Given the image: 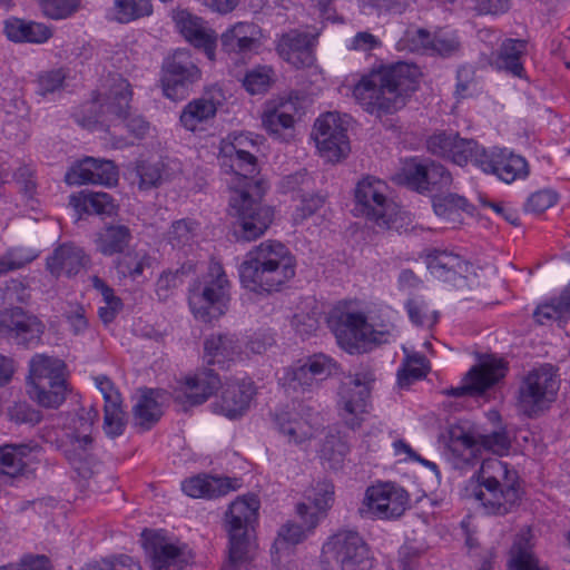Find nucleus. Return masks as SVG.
Listing matches in <instances>:
<instances>
[{
  "label": "nucleus",
  "mask_w": 570,
  "mask_h": 570,
  "mask_svg": "<svg viewBox=\"0 0 570 570\" xmlns=\"http://www.w3.org/2000/svg\"><path fill=\"white\" fill-rule=\"evenodd\" d=\"M419 76L415 65L397 62L384 66L362 76L352 95L370 115H392L403 108L407 97L417 89Z\"/></svg>",
  "instance_id": "nucleus-1"
},
{
  "label": "nucleus",
  "mask_w": 570,
  "mask_h": 570,
  "mask_svg": "<svg viewBox=\"0 0 570 570\" xmlns=\"http://www.w3.org/2000/svg\"><path fill=\"white\" fill-rule=\"evenodd\" d=\"M295 272L294 255L277 240H265L253 247L239 266L243 286L259 294L281 291Z\"/></svg>",
  "instance_id": "nucleus-2"
},
{
  "label": "nucleus",
  "mask_w": 570,
  "mask_h": 570,
  "mask_svg": "<svg viewBox=\"0 0 570 570\" xmlns=\"http://www.w3.org/2000/svg\"><path fill=\"white\" fill-rule=\"evenodd\" d=\"M465 495L478 501L485 513L505 515L520 502L518 472L498 458L484 459L469 480Z\"/></svg>",
  "instance_id": "nucleus-3"
},
{
  "label": "nucleus",
  "mask_w": 570,
  "mask_h": 570,
  "mask_svg": "<svg viewBox=\"0 0 570 570\" xmlns=\"http://www.w3.org/2000/svg\"><path fill=\"white\" fill-rule=\"evenodd\" d=\"M230 206L237 215L236 233L248 242L261 237L273 220L272 208L258 202L265 193V184L262 180L250 181V186L230 183Z\"/></svg>",
  "instance_id": "nucleus-4"
},
{
  "label": "nucleus",
  "mask_w": 570,
  "mask_h": 570,
  "mask_svg": "<svg viewBox=\"0 0 570 570\" xmlns=\"http://www.w3.org/2000/svg\"><path fill=\"white\" fill-rule=\"evenodd\" d=\"M66 364L47 354H36L29 361L28 394L47 409H58L66 401Z\"/></svg>",
  "instance_id": "nucleus-5"
},
{
  "label": "nucleus",
  "mask_w": 570,
  "mask_h": 570,
  "mask_svg": "<svg viewBox=\"0 0 570 570\" xmlns=\"http://www.w3.org/2000/svg\"><path fill=\"white\" fill-rule=\"evenodd\" d=\"M229 282L219 262L212 261L204 281L189 291V306L194 316L210 322L223 315L227 307Z\"/></svg>",
  "instance_id": "nucleus-6"
},
{
  "label": "nucleus",
  "mask_w": 570,
  "mask_h": 570,
  "mask_svg": "<svg viewBox=\"0 0 570 570\" xmlns=\"http://www.w3.org/2000/svg\"><path fill=\"white\" fill-rule=\"evenodd\" d=\"M448 451L458 469L473 465L480 446L495 453L503 454L510 448V439L504 430L480 435L476 441L469 431L461 425H451L448 430Z\"/></svg>",
  "instance_id": "nucleus-7"
},
{
  "label": "nucleus",
  "mask_w": 570,
  "mask_h": 570,
  "mask_svg": "<svg viewBox=\"0 0 570 570\" xmlns=\"http://www.w3.org/2000/svg\"><path fill=\"white\" fill-rule=\"evenodd\" d=\"M396 335L397 330L393 324L376 328L367 323L362 313H346L336 330L338 344L351 354L365 352L372 344L389 343Z\"/></svg>",
  "instance_id": "nucleus-8"
},
{
  "label": "nucleus",
  "mask_w": 570,
  "mask_h": 570,
  "mask_svg": "<svg viewBox=\"0 0 570 570\" xmlns=\"http://www.w3.org/2000/svg\"><path fill=\"white\" fill-rule=\"evenodd\" d=\"M407 492L394 482H379L368 487L357 509L362 519L394 520L409 508Z\"/></svg>",
  "instance_id": "nucleus-9"
},
{
  "label": "nucleus",
  "mask_w": 570,
  "mask_h": 570,
  "mask_svg": "<svg viewBox=\"0 0 570 570\" xmlns=\"http://www.w3.org/2000/svg\"><path fill=\"white\" fill-rule=\"evenodd\" d=\"M559 390L557 371L543 364L530 371L523 379L518 402L524 414L533 416L554 402Z\"/></svg>",
  "instance_id": "nucleus-10"
},
{
  "label": "nucleus",
  "mask_w": 570,
  "mask_h": 570,
  "mask_svg": "<svg viewBox=\"0 0 570 570\" xmlns=\"http://www.w3.org/2000/svg\"><path fill=\"white\" fill-rule=\"evenodd\" d=\"M254 147V140L244 134L234 132L222 139L218 160L226 174L234 175L230 183H245L250 186V181L256 180L255 175L258 173L257 158L249 150Z\"/></svg>",
  "instance_id": "nucleus-11"
},
{
  "label": "nucleus",
  "mask_w": 570,
  "mask_h": 570,
  "mask_svg": "<svg viewBox=\"0 0 570 570\" xmlns=\"http://www.w3.org/2000/svg\"><path fill=\"white\" fill-rule=\"evenodd\" d=\"M387 194L389 186L385 181L367 176L356 185V209L379 227L390 228L399 208Z\"/></svg>",
  "instance_id": "nucleus-12"
},
{
  "label": "nucleus",
  "mask_w": 570,
  "mask_h": 570,
  "mask_svg": "<svg viewBox=\"0 0 570 570\" xmlns=\"http://www.w3.org/2000/svg\"><path fill=\"white\" fill-rule=\"evenodd\" d=\"M335 363L324 354H315L302 365L285 367L278 373V382L293 397L311 393L334 371Z\"/></svg>",
  "instance_id": "nucleus-13"
},
{
  "label": "nucleus",
  "mask_w": 570,
  "mask_h": 570,
  "mask_svg": "<svg viewBox=\"0 0 570 570\" xmlns=\"http://www.w3.org/2000/svg\"><path fill=\"white\" fill-rule=\"evenodd\" d=\"M202 78V71L189 50L178 49L165 59L161 87L164 95L176 101L184 99L190 87Z\"/></svg>",
  "instance_id": "nucleus-14"
},
{
  "label": "nucleus",
  "mask_w": 570,
  "mask_h": 570,
  "mask_svg": "<svg viewBox=\"0 0 570 570\" xmlns=\"http://www.w3.org/2000/svg\"><path fill=\"white\" fill-rule=\"evenodd\" d=\"M346 131V122L338 112L328 111L316 119L312 136L321 156L327 161H340L350 153Z\"/></svg>",
  "instance_id": "nucleus-15"
},
{
  "label": "nucleus",
  "mask_w": 570,
  "mask_h": 570,
  "mask_svg": "<svg viewBox=\"0 0 570 570\" xmlns=\"http://www.w3.org/2000/svg\"><path fill=\"white\" fill-rule=\"evenodd\" d=\"M374 374L362 370L348 375L342 382L338 391V407L345 423L355 429L361 424V415L366 411Z\"/></svg>",
  "instance_id": "nucleus-16"
},
{
  "label": "nucleus",
  "mask_w": 570,
  "mask_h": 570,
  "mask_svg": "<svg viewBox=\"0 0 570 570\" xmlns=\"http://www.w3.org/2000/svg\"><path fill=\"white\" fill-rule=\"evenodd\" d=\"M473 164L485 174L495 175L505 184L525 179L530 174L525 158L508 148L494 147L487 150L479 146Z\"/></svg>",
  "instance_id": "nucleus-17"
},
{
  "label": "nucleus",
  "mask_w": 570,
  "mask_h": 570,
  "mask_svg": "<svg viewBox=\"0 0 570 570\" xmlns=\"http://www.w3.org/2000/svg\"><path fill=\"white\" fill-rule=\"evenodd\" d=\"M45 331L43 322L21 307L6 308L0 313L1 340L31 347L41 342Z\"/></svg>",
  "instance_id": "nucleus-18"
},
{
  "label": "nucleus",
  "mask_w": 570,
  "mask_h": 570,
  "mask_svg": "<svg viewBox=\"0 0 570 570\" xmlns=\"http://www.w3.org/2000/svg\"><path fill=\"white\" fill-rule=\"evenodd\" d=\"M323 553L333 558L342 570H365L370 567V553L363 538L352 530H342L323 546Z\"/></svg>",
  "instance_id": "nucleus-19"
},
{
  "label": "nucleus",
  "mask_w": 570,
  "mask_h": 570,
  "mask_svg": "<svg viewBox=\"0 0 570 570\" xmlns=\"http://www.w3.org/2000/svg\"><path fill=\"white\" fill-rule=\"evenodd\" d=\"M100 97L101 95L95 97L88 107L89 110H92L98 106L99 112L85 118L81 122L82 126L97 124L105 115H110L117 120L127 118L129 102L132 97L131 86L127 79L119 75L112 76L109 79L108 92L104 94L102 100Z\"/></svg>",
  "instance_id": "nucleus-20"
},
{
  "label": "nucleus",
  "mask_w": 570,
  "mask_h": 570,
  "mask_svg": "<svg viewBox=\"0 0 570 570\" xmlns=\"http://www.w3.org/2000/svg\"><path fill=\"white\" fill-rule=\"evenodd\" d=\"M479 144L473 139L461 138L459 134L450 131H440L432 135L428 141V150L452 163L464 166L469 161L473 163L479 149Z\"/></svg>",
  "instance_id": "nucleus-21"
},
{
  "label": "nucleus",
  "mask_w": 570,
  "mask_h": 570,
  "mask_svg": "<svg viewBox=\"0 0 570 570\" xmlns=\"http://www.w3.org/2000/svg\"><path fill=\"white\" fill-rule=\"evenodd\" d=\"M505 364L502 360L489 357L483 360L478 366H474L465 375L463 385L452 387L448 394L460 397L466 394L479 395L494 385L505 375Z\"/></svg>",
  "instance_id": "nucleus-22"
},
{
  "label": "nucleus",
  "mask_w": 570,
  "mask_h": 570,
  "mask_svg": "<svg viewBox=\"0 0 570 570\" xmlns=\"http://www.w3.org/2000/svg\"><path fill=\"white\" fill-rule=\"evenodd\" d=\"M65 180L68 185L112 186L118 181V169L111 160L86 157L69 168Z\"/></svg>",
  "instance_id": "nucleus-23"
},
{
  "label": "nucleus",
  "mask_w": 570,
  "mask_h": 570,
  "mask_svg": "<svg viewBox=\"0 0 570 570\" xmlns=\"http://www.w3.org/2000/svg\"><path fill=\"white\" fill-rule=\"evenodd\" d=\"M146 549L153 570H181L190 559L186 546H180L155 532L147 539Z\"/></svg>",
  "instance_id": "nucleus-24"
},
{
  "label": "nucleus",
  "mask_w": 570,
  "mask_h": 570,
  "mask_svg": "<svg viewBox=\"0 0 570 570\" xmlns=\"http://www.w3.org/2000/svg\"><path fill=\"white\" fill-rule=\"evenodd\" d=\"M174 21L183 37L195 48L203 49L208 59L215 58L217 36L207 22L187 10H178Z\"/></svg>",
  "instance_id": "nucleus-25"
},
{
  "label": "nucleus",
  "mask_w": 570,
  "mask_h": 570,
  "mask_svg": "<svg viewBox=\"0 0 570 570\" xmlns=\"http://www.w3.org/2000/svg\"><path fill=\"white\" fill-rule=\"evenodd\" d=\"M222 98V90L213 88L202 97L190 100L181 110L179 118L181 126L189 131H195L202 125L212 121L217 114Z\"/></svg>",
  "instance_id": "nucleus-26"
},
{
  "label": "nucleus",
  "mask_w": 570,
  "mask_h": 570,
  "mask_svg": "<svg viewBox=\"0 0 570 570\" xmlns=\"http://www.w3.org/2000/svg\"><path fill=\"white\" fill-rule=\"evenodd\" d=\"M278 55L295 68L311 67L314 63V53L308 35L291 30L283 35L277 43Z\"/></svg>",
  "instance_id": "nucleus-27"
},
{
  "label": "nucleus",
  "mask_w": 570,
  "mask_h": 570,
  "mask_svg": "<svg viewBox=\"0 0 570 570\" xmlns=\"http://www.w3.org/2000/svg\"><path fill=\"white\" fill-rule=\"evenodd\" d=\"M255 393L252 381L229 382L223 390L220 401L215 404V411L235 419L243 415Z\"/></svg>",
  "instance_id": "nucleus-28"
},
{
  "label": "nucleus",
  "mask_w": 570,
  "mask_h": 570,
  "mask_svg": "<svg viewBox=\"0 0 570 570\" xmlns=\"http://www.w3.org/2000/svg\"><path fill=\"white\" fill-rule=\"evenodd\" d=\"M89 263L83 249L72 243L59 245L47 258V269L56 277L77 275Z\"/></svg>",
  "instance_id": "nucleus-29"
},
{
  "label": "nucleus",
  "mask_w": 570,
  "mask_h": 570,
  "mask_svg": "<svg viewBox=\"0 0 570 570\" xmlns=\"http://www.w3.org/2000/svg\"><path fill=\"white\" fill-rule=\"evenodd\" d=\"M261 36V28L256 23L239 21L222 33V48L228 53H245L258 47Z\"/></svg>",
  "instance_id": "nucleus-30"
},
{
  "label": "nucleus",
  "mask_w": 570,
  "mask_h": 570,
  "mask_svg": "<svg viewBox=\"0 0 570 570\" xmlns=\"http://www.w3.org/2000/svg\"><path fill=\"white\" fill-rule=\"evenodd\" d=\"M527 51V42L521 39L508 38L502 41L498 51L492 52L489 65L499 71H505L522 78L524 73L522 57Z\"/></svg>",
  "instance_id": "nucleus-31"
},
{
  "label": "nucleus",
  "mask_w": 570,
  "mask_h": 570,
  "mask_svg": "<svg viewBox=\"0 0 570 570\" xmlns=\"http://www.w3.org/2000/svg\"><path fill=\"white\" fill-rule=\"evenodd\" d=\"M425 264L430 273L444 282L453 281L468 272L469 264L459 254L446 249H430L425 253Z\"/></svg>",
  "instance_id": "nucleus-32"
},
{
  "label": "nucleus",
  "mask_w": 570,
  "mask_h": 570,
  "mask_svg": "<svg viewBox=\"0 0 570 570\" xmlns=\"http://www.w3.org/2000/svg\"><path fill=\"white\" fill-rule=\"evenodd\" d=\"M3 33L16 43H45L52 37V30L41 23L10 17L3 21Z\"/></svg>",
  "instance_id": "nucleus-33"
},
{
  "label": "nucleus",
  "mask_w": 570,
  "mask_h": 570,
  "mask_svg": "<svg viewBox=\"0 0 570 570\" xmlns=\"http://www.w3.org/2000/svg\"><path fill=\"white\" fill-rule=\"evenodd\" d=\"M308 503L297 504L296 511L302 520H308V529L314 530L334 500V487L328 482L317 483L307 495Z\"/></svg>",
  "instance_id": "nucleus-34"
},
{
  "label": "nucleus",
  "mask_w": 570,
  "mask_h": 570,
  "mask_svg": "<svg viewBox=\"0 0 570 570\" xmlns=\"http://www.w3.org/2000/svg\"><path fill=\"white\" fill-rule=\"evenodd\" d=\"M301 413L305 417L297 419L296 414L284 413L277 416V425L279 432L287 438L288 442L299 444L309 440L315 431L317 423V413H313L312 409L305 405H299Z\"/></svg>",
  "instance_id": "nucleus-35"
},
{
  "label": "nucleus",
  "mask_w": 570,
  "mask_h": 570,
  "mask_svg": "<svg viewBox=\"0 0 570 570\" xmlns=\"http://www.w3.org/2000/svg\"><path fill=\"white\" fill-rule=\"evenodd\" d=\"M237 479L198 475L181 483L183 491L191 498H217L239 488Z\"/></svg>",
  "instance_id": "nucleus-36"
},
{
  "label": "nucleus",
  "mask_w": 570,
  "mask_h": 570,
  "mask_svg": "<svg viewBox=\"0 0 570 570\" xmlns=\"http://www.w3.org/2000/svg\"><path fill=\"white\" fill-rule=\"evenodd\" d=\"M220 386L218 375L210 368H204L186 377L183 394L189 405L207 401Z\"/></svg>",
  "instance_id": "nucleus-37"
},
{
  "label": "nucleus",
  "mask_w": 570,
  "mask_h": 570,
  "mask_svg": "<svg viewBox=\"0 0 570 570\" xmlns=\"http://www.w3.org/2000/svg\"><path fill=\"white\" fill-rule=\"evenodd\" d=\"M92 438L89 433H71L63 446V454L71 466L81 475H90Z\"/></svg>",
  "instance_id": "nucleus-38"
},
{
  "label": "nucleus",
  "mask_w": 570,
  "mask_h": 570,
  "mask_svg": "<svg viewBox=\"0 0 570 570\" xmlns=\"http://www.w3.org/2000/svg\"><path fill=\"white\" fill-rule=\"evenodd\" d=\"M259 501L256 495H244L236 499L226 514L228 530L248 531L257 521Z\"/></svg>",
  "instance_id": "nucleus-39"
},
{
  "label": "nucleus",
  "mask_w": 570,
  "mask_h": 570,
  "mask_svg": "<svg viewBox=\"0 0 570 570\" xmlns=\"http://www.w3.org/2000/svg\"><path fill=\"white\" fill-rule=\"evenodd\" d=\"M204 347L210 364L224 365L238 358L242 352L238 338L232 334H213L206 338Z\"/></svg>",
  "instance_id": "nucleus-40"
},
{
  "label": "nucleus",
  "mask_w": 570,
  "mask_h": 570,
  "mask_svg": "<svg viewBox=\"0 0 570 570\" xmlns=\"http://www.w3.org/2000/svg\"><path fill=\"white\" fill-rule=\"evenodd\" d=\"M164 393L159 390H145L134 405L135 423L142 430H149L163 415L160 399Z\"/></svg>",
  "instance_id": "nucleus-41"
},
{
  "label": "nucleus",
  "mask_w": 570,
  "mask_h": 570,
  "mask_svg": "<svg viewBox=\"0 0 570 570\" xmlns=\"http://www.w3.org/2000/svg\"><path fill=\"white\" fill-rule=\"evenodd\" d=\"M131 240V232L125 225H109L95 239L98 252L105 256L121 253Z\"/></svg>",
  "instance_id": "nucleus-42"
},
{
  "label": "nucleus",
  "mask_w": 570,
  "mask_h": 570,
  "mask_svg": "<svg viewBox=\"0 0 570 570\" xmlns=\"http://www.w3.org/2000/svg\"><path fill=\"white\" fill-rule=\"evenodd\" d=\"M434 213L444 220L456 224L461 223V214L472 215L473 206L468 199L458 194L439 195L433 198Z\"/></svg>",
  "instance_id": "nucleus-43"
},
{
  "label": "nucleus",
  "mask_w": 570,
  "mask_h": 570,
  "mask_svg": "<svg viewBox=\"0 0 570 570\" xmlns=\"http://www.w3.org/2000/svg\"><path fill=\"white\" fill-rule=\"evenodd\" d=\"M70 205L78 212L97 215H111L116 205L114 198L104 191H81L70 196Z\"/></svg>",
  "instance_id": "nucleus-44"
},
{
  "label": "nucleus",
  "mask_w": 570,
  "mask_h": 570,
  "mask_svg": "<svg viewBox=\"0 0 570 570\" xmlns=\"http://www.w3.org/2000/svg\"><path fill=\"white\" fill-rule=\"evenodd\" d=\"M115 19L120 23H128L145 17L153 11L151 0H114Z\"/></svg>",
  "instance_id": "nucleus-45"
},
{
  "label": "nucleus",
  "mask_w": 570,
  "mask_h": 570,
  "mask_svg": "<svg viewBox=\"0 0 570 570\" xmlns=\"http://www.w3.org/2000/svg\"><path fill=\"white\" fill-rule=\"evenodd\" d=\"M30 452L26 444H7L0 448V473L14 476L24 466V456Z\"/></svg>",
  "instance_id": "nucleus-46"
},
{
  "label": "nucleus",
  "mask_w": 570,
  "mask_h": 570,
  "mask_svg": "<svg viewBox=\"0 0 570 570\" xmlns=\"http://www.w3.org/2000/svg\"><path fill=\"white\" fill-rule=\"evenodd\" d=\"M198 225L190 219H179L171 224L166 239L173 248L183 249L190 246L197 235Z\"/></svg>",
  "instance_id": "nucleus-47"
},
{
  "label": "nucleus",
  "mask_w": 570,
  "mask_h": 570,
  "mask_svg": "<svg viewBox=\"0 0 570 570\" xmlns=\"http://www.w3.org/2000/svg\"><path fill=\"white\" fill-rule=\"evenodd\" d=\"M151 256L146 250H132L126 253L118 262L117 268L124 276L137 278L146 268H150Z\"/></svg>",
  "instance_id": "nucleus-48"
},
{
  "label": "nucleus",
  "mask_w": 570,
  "mask_h": 570,
  "mask_svg": "<svg viewBox=\"0 0 570 570\" xmlns=\"http://www.w3.org/2000/svg\"><path fill=\"white\" fill-rule=\"evenodd\" d=\"M274 79V70L269 66H257L248 70L243 86L250 95H261L268 90Z\"/></svg>",
  "instance_id": "nucleus-49"
},
{
  "label": "nucleus",
  "mask_w": 570,
  "mask_h": 570,
  "mask_svg": "<svg viewBox=\"0 0 570 570\" xmlns=\"http://www.w3.org/2000/svg\"><path fill=\"white\" fill-rule=\"evenodd\" d=\"M229 533V553L228 559L232 563H242L246 561L254 549V543L249 539L248 531L228 530Z\"/></svg>",
  "instance_id": "nucleus-50"
},
{
  "label": "nucleus",
  "mask_w": 570,
  "mask_h": 570,
  "mask_svg": "<svg viewBox=\"0 0 570 570\" xmlns=\"http://www.w3.org/2000/svg\"><path fill=\"white\" fill-rule=\"evenodd\" d=\"M139 189L147 190L157 187L165 179L164 164L160 161H139L136 166Z\"/></svg>",
  "instance_id": "nucleus-51"
},
{
  "label": "nucleus",
  "mask_w": 570,
  "mask_h": 570,
  "mask_svg": "<svg viewBox=\"0 0 570 570\" xmlns=\"http://www.w3.org/2000/svg\"><path fill=\"white\" fill-rule=\"evenodd\" d=\"M308 520H303L305 523V528H303L299 524L296 523H286L284 524L279 531L278 535L274 542L273 548H275L277 551L282 549H286L289 546H295L303 540H305L313 530L308 529Z\"/></svg>",
  "instance_id": "nucleus-52"
},
{
  "label": "nucleus",
  "mask_w": 570,
  "mask_h": 570,
  "mask_svg": "<svg viewBox=\"0 0 570 570\" xmlns=\"http://www.w3.org/2000/svg\"><path fill=\"white\" fill-rule=\"evenodd\" d=\"M37 253L27 248H10L0 256V275L20 269L37 257Z\"/></svg>",
  "instance_id": "nucleus-53"
},
{
  "label": "nucleus",
  "mask_w": 570,
  "mask_h": 570,
  "mask_svg": "<svg viewBox=\"0 0 570 570\" xmlns=\"http://www.w3.org/2000/svg\"><path fill=\"white\" fill-rule=\"evenodd\" d=\"M426 374L424 356L420 354L407 355L402 370L397 373V383L401 387L409 386L413 381Z\"/></svg>",
  "instance_id": "nucleus-54"
},
{
  "label": "nucleus",
  "mask_w": 570,
  "mask_h": 570,
  "mask_svg": "<svg viewBox=\"0 0 570 570\" xmlns=\"http://www.w3.org/2000/svg\"><path fill=\"white\" fill-rule=\"evenodd\" d=\"M38 3L42 14L53 20L70 17L79 7V0H38Z\"/></svg>",
  "instance_id": "nucleus-55"
},
{
  "label": "nucleus",
  "mask_w": 570,
  "mask_h": 570,
  "mask_svg": "<svg viewBox=\"0 0 570 570\" xmlns=\"http://www.w3.org/2000/svg\"><path fill=\"white\" fill-rule=\"evenodd\" d=\"M409 317L413 324L422 327H431L438 322V312L429 311L424 301L411 298L405 304Z\"/></svg>",
  "instance_id": "nucleus-56"
},
{
  "label": "nucleus",
  "mask_w": 570,
  "mask_h": 570,
  "mask_svg": "<svg viewBox=\"0 0 570 570\" xmlns=\"http://www.w3.org/2000/svg\"><path fill=\"white\" fill-rule=\"evenodd\" d=\"M433 36L425 29H409L403 38L399 41L400 49L410 51H429L432 50Z\"/></svg>",
  "instance_id": "nucleus-57"
},
{
  "label": "nucleus",
  "mask_w": 570,
  "mask_h": 570,
  "mask_svg": "<svg viewBox=\"0 0 570 570\" xmlns=\"http://www.w3.org/2000/svg\"><path fill=\"white\" fill-rule=\"evenodd\" d=\"M104 431L110 438L119 436L124 433L126 420L121 403L105 405Z\"/></svg>",
  "instance_id": "nucleus-58"
},
{
  "label": "nucleus",
  "mask_w": 570,
  "mask_h": 570,
  "mask_svg": "<svg viewBox=\"0 0 570 570\" xmlns=\"http://www.w3.org/2000/svg\"><path fill=\"white\" fill-rule=\"evenodd\" d=\"M428 190H443L450 188L453 183L452 174L435 161L426 164L425 168Z\"/></svg>",
  "instance_id": "nucleus-59"
},
{
  "label": "nucleus",
  "mask_w": 570,
  "mask_h": 570,
  "mask_svg": "<svg viewBox=\"0 0 570 570\" xmlns=\"http://www.w3.org/2000/svg\"><path fill=\"white\" fill-rule=\"evenodd\" d=\"M360 6L365 14H371L372 9L380 13L401 14L410 6V0H360Z\"/></svg>",
  "instance_id": "nucleus-60"
},
{
  "label": "nucleus",
  "mask_w": 570,
  "mask_h": 570,
  "mask_svg": "<svg viewBox=\"0 0 570 570\" xmlns=\"http://www.w3.org/2000/svg\"><path fill=\"white\" fill-rule=\"evenodd\" d=\"M66 79L63 69H55L39 75L37 79V92L47 96L60 90Z\"/></svg>",
  "instance_id": "nucleus-61"
},
{
  "label": "nucleus",
  "mask_w": 570,
  "mask_h": 570,
  "mask_svg": "<svg viewBox=\"0 0 570 570\" xmlns=\"http://www.w3.org/2000/svg\"><path fill=\"white\" fill-rule=\"evenodd\" d=\"M562 296L551 303L540 305L534 312V318L539 324H546L549 321H559L569 314Z\"/></svg>",
  "instance_id": "nucleus-62"
},
{
  "label": "nucleus",
  "mask_w": 570,
  "mask_h": 570,
  "mask_svg": "<svg viewBox=\"0 0 570 570\" xmlns=\"http://www.w3.org/2000/svg\"><path fill=\"white\" fill-rule=\"evenodd\" d=\"M184 272L177 269L175 272H164L156 282V294L160 301L169 298L174 291L183 284Z\"/></svg>",
  "instance_id": "nucleus-63"
},
{
  "label": "nucleus",
  "mask_w": 570,
  "mask_h": 570,
  "mask_svg": "<svg viewBox=\"0 0 570 570\" xmlns=\"http://www.w3.org/2000/svg\"><path fill=\"white\" fill-rule=\"evenodd\" d=\"M8 416L18 424L35 425L42 420L41 412L31 407L26 402H17L8 409Z\"/></svg>",
  "instance_id": "nucleus-64"
}]
</instances>
